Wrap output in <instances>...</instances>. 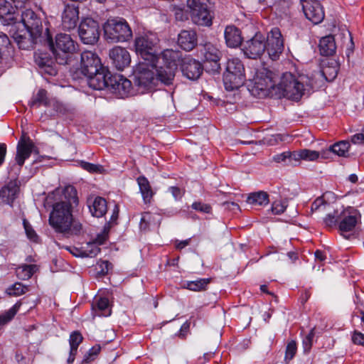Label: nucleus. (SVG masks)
Here are the masks:
<instances>
[{"label":"nucleus","mask_w":364,"mask_h":364,"mask_svg":"<svg viewBox=\"0 0 364 364\" xmlns=\"http://www.w3.org/2000/svg\"><path fill=\"white\" fill-rule=\"evenodd\" d=\"M339 222V214L338 211H333V213H328L324 218V223L326 226L331 228Z\"/></svg>","instance_id":"nucleus-47"},{"label":"nucleus","mask_w":364,"mask_h":364,"mask_svg":"<svg viewBox=\"0 0 364 364\" xmlns=\"http://www.w3.org/2000/svg\"><path fill=\"white\" fill-rule=\"evenodd\" d=\"M107 233L105 232L100 235H97L93 242H95L97 245H103L107 240Z\"/></svg>","instance_id":"nucleus-64"},{"label":"nucleus","mask_w":364,"mask_h":364,"mask_svg":"<svg viewBox=\"0 0 364 364\" xmlns=\"http://www.w3.org/2000/svg\"><path fill=\"white\" fill-rule=\"evenodd\" d=\"M109 73L105 68L99 70L93 75H86L85 80L90 87L93 90H101L105 88L108 89L109 82H107Z\"/></svg>","instance_id":"nucleus-21"},{"label":"nucleus","mask_w":364,"mask_h":364,"mask_svg":"<svg viewBox=\"0 0 364 364\" xmlns=\"http://www.w3.org/2000/svg\"><path fill=\"white\" fill-rule=\"evenodd\" d=\"M178 44L183 50L190 51L197 45V38L195 31L189 30L181 31L178 34Z\"/></svg>","instance_id":"nucleus-25"},{"label":"nucleus","mask_w":364,"mask_h":364,"mask_svg":"<svg viewBox=\"0 0 364 364\" xmlns=\"http://www.w3.org/2000/svg\"><path fill=\"white\" fill-rule=\"evenodd\" d=\"M192 208L205 213H210L211 212V206L208 204L203 203L201 202H195L191 205Z\"/></svg>","instance_id":"nucleus-56"},{"label":"nucleus","mask_w":364,"mask_h":364,"mask_svg":"<svg viewBox=\"0 0 364 364\" xmlns=\"http://www.w3.org/2000/svg\"><path fill=\"white\" fill-rule=\"evenodd\" d=\"M9 45L10 41L9 37L6 34L0 33V58H2L4 51Z\"/></svg>","instance_id":"nucleus-55"},{"label":"nucleus","mask_w":364,"mask_h":364,"mask_svg":"<svg viewBox=\"0 0 364 364\" xmlns=\"http://www.w3.org/2000/svg\"><path fill=\"white\" fill-rule=\"evenodd\" d=\"M44 34L57 63L60 65L67 64L71 55L77 50V43L66 33L57 34L53 41L48 28L45 29Z\"/></svg>","instance_id":"nucleus-3"},{"label":"nucleus","mask_w":364,"mask_h":364,"mask_svg":"<svg viewBox=\"0 0 364 364\" xmlns=\"http://www.w3.org/2000/svg\"><path fill=\"white\" fill-rule=\"evenodd\" d=\"M275 74L271 70L262 68L257 70L254 78L252 94L259 97L276 96L278 98L299 101L304 95V85L303 77H296L291 73L282 75L281 80L276 85Z\"/></svg>","instance_id":"nucleus-1"},{"label":"nucleus","mask_w":364,"mask_h":364,"mask_svg":"<svg viewBox=\"0 0 364 364\" xmlns=\"http://www.w3.org/2000/svg\"><path fill=\"white\" fill-rule=\"evenodd\" d=\"M101 348L100 346H95L91 348L88 352L85 355L82 362L89 363L94 360L96 356L99 354Z\"/></svg>","instance_id":"nucleus-46"},{"label":"nucleus","mask_w":364,"mask_h":364,"mask_svg":"<svg viewBox=\"0 0 364 364\" xmlns=\"http://www.w3.org/2000/svg\"><path fill=\"white\" fill-rule=\"evenodd\" d=\"M302 159L306 161H315L319 157V153L316 151L306 149H301Z\"/></svg>","instance_id":"nucleus-51"},{"label":"nucleus","mask_w":364,"mask_h":364,"mask_svg":"<svg viewBox=\"0 0 364 364\" xmlns=\"http://www.w3.org/2000/svg\"><path fill=\"white\" fill-rule=\"evenodd\" d=\"M109 56L112 63L118 70H123L131 63L129 53L124 48L116 46L111 49Z\"/></svg>","instance_id":"nucleus-17"},{"label":"nucleus","mask_w":364,"mask_h":364,"mask_svg":"<svg viewBox=\"0 0 364 364\" xmlns=\"http://www.w3.org/2000/svg\"><path fill=\"white\" fill-rule=\"evenodd\" d=\"M97 264L100 268L99 273L102 275L107 274L109 269H112V264L107 260H100Z\"/></svg>","instance_id":"nucleus-58"},{"label":"nucleus","mask_w":364,"mask_h":364,"mask_svg":"<svg viewBox=\"0 0 364 364\" xmlns=\"http://www.w3.org/2000/svg\"><path fill=\"white\" fill-rule=\"evenodd\" d=\"M92 215L97 218L102 217L107 210V201L104 198L96 197L92 205H89Z\"/></svg>","instance_id":"nucleus-32"},{"label":"nucleus","mask_w":364,"mask_h":364,"mask_svg":"<svg viewBox=\"0 0 364 364\" xmlns=\"http://www.w3.org/2000/svg\"><path fill=\"white\" fill-rule=\"evenodd\" d=\"M100 252V248L97 244L92 242L87 244V250H86L82 255L92 257L97 255Z\"/></svg>","instance_id":"nucleus-49"},{"label":"nucleus","mask_w":364,"mask_h":364,"mask_svg":"<svg viewBox=\"0 0 364 364\" xmlns=\"http://www.w3.org/2000/svg\"><path fill=\"white\" fill-rule=\"evenodd\" d=\"M338 66L336 61H331V66H327L323 68L322 74L328 81L333 80L338 75Z\"/></svg>","instance_id":"nucleus-40"},{"label":"nucleus","mask_w":364,"mask_h":364,"mask_svg":"<svg viewBox=\"0 0 364 364\" xmlns=\"http://www.w3.org/2000/svg\"><path fill=\"white\" fill-rule=\"evenodd\" d=\"M314 337V328L311 329L309 334L303 340V346L305 352H309L313 344Z\"/></svg>","instance_id":"nucleus-53"},{"label":"nucleus","mask_w":364,"mask_h":364,"mask_svg":"<svg viewBox=\"0 0 364 364\" xmlns=\"http://www.w3.org/2000/svg\"><path fill=\"white\" fill-rule=\"evenodd\" d=\"M224 36L226 44L230 48H237L241 45L242 36L240 31L235 26H226Z\"/></svg>","instance_id":"nucleus-27"},{"label":"nucleus","mask_w":364,"mask_h":364,"mask_svg":"<svg viewBox=\"0 0 364 364\" xmlns=\"http://www.w3.org/2000/svg\"><path fill=\"white\" fill-rule=\"evenodd\" d=\"M23 228L28 238L33 242H38V236L36 231L33 229L31 224L24 219L23 221Z\"/></svg>","instance_id":"nucleus-45"},{"label":"nucleus","mask_w":364,"mask_h":364,"mask_svg":"<svg viewBox=\"0 0 364 364\" xmlns=\"http://www.w3.org/2000/svg\"><path fill=\"white\" fill-rule=\"evenodd\" d=\"M22 26L26 30L33 32L35 35H42L43 27L42 18L39 14L32 9H26L21 14Z\"/></svg>","instance_id":"nucleus-15"},{"label":"nucleus","mask_w":364,"mask_h":364,"mask_svg":"<svg viewBox=\"0 0 364 364\" xmlns=\"http://www.w3.org/2000/svg\"><path fill=\"white\" fill-rule=\"evenodd\" d=\"M210 282V278H202L194 281H186L183 284V287L191 291H200L205 290Z\"/></svg>","instance_id":"nucleus-34"},{"label":"nucleus","mask_w":364,"mask_h":364,"mask_svg":"<svg viewBox=\"0 0 364 364\" xmlns=\"http://www.w3.org/2000/svg\"><path fill=\"white\" fill-rule=\"evenodd\" d=\"M107 82L108 90L119 97L124 98L136 94L132 82L122 75H109Z\"/></svg>","instance_id":"nucleus-11"},{"label":"nucleus","mask_w":364,"mask_h":364,"mask_svg":"<svg viewBox=\"0 0 364 364\" xmlns=\"http://www.w3.org/2000/svg\"><path fill=\"white\" fill-rule=\"evenodd\" d=\"M192 21L198 26H210L213 16L208 9V0H187Z\"/></svg>","instance_id":"nucleus-7"},{"label":"nucleus","mask_w":364,"mask_h":364,"mask_svg":"<svg viewBox=\"0 0 364 364\" xmlns=\"http://www.w3.org/2000/svg\"><path fill=\"white\" fill-rule=\"evenodd\" d=\"M203 55L205 62L220 60V52L210 43H206L204 46Z\"/></svg>","instance_id":"nucleus-37"},{"label":"nucleus","mask_w":364,"mask_h":364,"mask_svg":"<svg viewBox=\"0 0 364 364\" xmlns=\"http://www.w3.org/2000/svg\"><path fill=\"white\" fill-rule=\"evenodd\" d=\"M181 69L183 75L191 80H197L203 73L201 64L190 56L182 59Z\"/></svg>","instance_id":"nucleus-19"},{"label":"nucleus","mask_w":364,"mask_h":364,"mask_svg":"<svg viewBox=\"0 0 364 364\" xmlns=\"http://www.w3.org/2000/svg\"><path fill=\"white\" fill-rule=\"evenodd\" d=\"M149 66L151 63L149 62L139 63L134 71V83L138 87L137 92L143 93L156 85L154 72L149 69Z\"/></svg>","instance_id":"nucleus-8"},{"label":"nucleus","mask_w":364,"mask_h":364,"mask_svg":"<svg viewBox=\"0 0 364 364\" xmlns=\"http://www.w3.org/2000/svg\"><path fill=\"white\" fill-rule=\"evenodd\" d=\"M38 269V267L36 264H22L16 268V273L18 279L27 280L29 279Z\"/></svg>","instance_id":"nucleus-35"},{"label":"nucleus","mask_w":364,"mask_h":364,"mask_svg":"<svg viewBox=\"0 0 364 364\" xmlns=\"http://www.w3.org/2000/svg\"><path fill=\"white\" fill-rule=\"evenodd\" d=\"M137 183L139 186V190L141 193L143 200L145 203H150L151 199L154 196V192L151 189V185L148 179L144 176H140L136 179Z\"/></svg>","instance_id":"nucleus-30"},{"label":"nucleus","mask_w":364,"mask_h":364,"mask_svg":"<svg viewBox=\"0 0 364 364\" xmlns=\"http://www.w3.org/2000/svg\"><path fill=\"white\" fill-rule=\"evenodd\" d=\"M321 55L325 56L332 55L335 53L336 46L333 36H326L320 39L318 45Z\"/></svg>","instance_id":"nucleus-29"},{"label":"nucleus","mask_w":364,"mask_h":364,"mask_svg":"<svg viewBox=\"0 0 364 364\" xmlns=\"http://www.w3.org/2000/svg\"><path fill=\"white\" fill-rule=\"evenodd\" d=\"M245 81V67L242 61L237 58L229 59L223 74L225 89L229 91L237 90L244 84Z\"/></svg>","instance_id":"nucleus-5"},{"label":"nucleus","mask_w":364,"mask_h":364,"mask_svg":"<svg viewBox=\"0 0 364 364\" xmlns=\"http://www.w3.org/2000/svg\"><path fill=\"white\" fill-rule=\"evenodd\" d=\"M36 146L30 139H21L17 145L16 161L18 165L23 166L25 160L28 159L33 151H35Z\"/></svg>","instance_id":"nucleus-23"},{"label":"nucleus","mask_w":364,"mask_h":364,"mask_svg":"<svg viewBox=\"0 0 364 364\" xmlns=\"http://www.w3.org/2000/svg\"><path fill=\"white\" fill-rule=\"evenodd\" d=\"M291 6V0H279L274 5L277 11L284 14L289 10Z\"/></svg>","instance_id":"nucleus-50"},{"label":"nucleus","mask_w":364,"mask_h":364,"mask_svg":"<svg viewBox=\"0 0 364 364\" xmlns=\"http://www.w3.org/2000/svg\"><path fill=\"white\" fill-rule=\"evenodd\" d=\"M105 36L112 43L126 42L132 38V31L122 18L108 19L103 26Z\"/></svg>","instance_id":"nucleus-4"},{"label":"nucleus","mask_w":364,"mask_h":364,"mask_svg":"<svg viewBox=\"0 0 364 364\" xmlns=\"http://www.w3.org/2000/svg\"><path fill=\"white\" fill-rule=\"evenodd\" d=\"M100 58L92 51H84L81 53L80 72L84 75H93L103 68Z\"/></svg>","instance_id":"nucleus-13"},{"label":"nucleus","mask_w":364,"mask_h":364,"mask_svg":"<svg viewBox=\"0 0 364 364\" xmlns=\"http://www.w3.org/2000/svg\"><path fill=\"white\" fill-rule=\"evenodd\" d=\"M151 218V215L149 213H145L142 215L140 221V229L146 230L149 227V221Z\"/></svg>","instance_id":"nucleus-61"},{"label":"nucleus","mask_w":364,"mask_h":364,"mask_svg":"<svg viewBox=\"0 0 364 364\" xmlns=\"http://www.w3.org/2000/svg\"><path fill=\"white\" fill-rule=\"evenodd\" d=\"M265 50L272 60L279 59L284 51V38L279 28L274 27L267 33L265 38Z\"/></svg>","instance_id":"nucleus-9"},{"label":"nucleus","mask_w":364,"mask_h":364,"mask_svg":"<svg viewBox=\"0 0 364 364\" xmlns=\"http://www.w3.org/2000/svg\"><path fill=\"white\" fill-rule=\"evenodd\" d=\"M28 291V287L20 282H16L11 287L8 288L6 292L10 296H18Z\"/></svg>","instance_id":"nucleus-42"},{"label":"nucleus","mask_w":364,"mask_h":364,"mask_svg":"<svg viewBox=\"0 0 364 364\" xmlns=\"http://www.w3.org/2000/svg\"><path fill=\"white\" fill-rule=\"evenodd\" d=\"M12 15L10 4L6 0H0V19L11 20L13 18Z\"/></svg>","instance_id":"nucleus-41"},{"label":"nucleus","mask_w":364,"mask_h":364,"mask_svg":"<svg viewBox=\"0 0 364 364\" xmlns=\"http://www.w3.org/2000/svg\"><path fill=\"white\" fill-rule=\"evenodd\" d=\"M327 205V203L322 198H317L311 204V211H317L320 209L324 210Z\"/></svg>","instance_id":"nucleus-57"},{"label":"nucleus","mask_w":364,"mask_h":364,"mask_svg":"<svg viewBox=\"0 0 364 364\" xmlns=\"http://www.w3.org/2000/svg\"><path fill=\"white\" fill-rule=\"evenodd\" d=\"M77 191L72 186H66L62 193L60 200L53 205L49 216V224L57 232L78 235L82 225L73 218L72 205H77Z\"/></svg>","instance_id":"nucleus-2"},{"label":"nucleus","mask_w":364,"mask_h":364,"mask_svg":"<svg viewBox=\"0 0 364 364\" xmlns=\"http://www.w3.org/2000/svg\"><path fill=\"white\" fill-rule=\"evenodd\" d=\"M296 350L297 348L295 341H291L287 344L284 357V360L287 363H288L294 357Z\"/></svg>","instance_id":"nucleus-44"},{"label":"nucleus","mask_w":364,"mask_h":364,"mask_svg":"<svg viewBox=\"0 0 364 364\" xmlns=\"http://www.w3.org/2000/svg\"><path fill=\"white\" fill-rule=\"evenodd\" d=\"M79 36L85 44L93 45L100 36L99 23L91 18H84L79 26Z\"/></svg>","instance_id":"nucleus-10"},{"label":"nucleus","mask_w":364,"mask_h":364,"mask_svg":"<svg viewBox=\"0 0 364 364\" xmlns=\"http://www.w3.org/2000/svg\"><path fill=\"white\" fill-rule=\"evenodd\" d=\"M265 48V38L262 33H257L243 44L242 50L247 58L257 59L262 55Z\"/></svg>","instance_id":"nucleus-12"},{"label":"nucleus","mask_w":364,"mask_h":364,"mask_svg":"<svg viewBox=\"0 0 364 364\" xmlns=\"http://www.w3.org/2000/svg\"><path fill=\"white\" fill-rule=\"evenodd\" d=\"M82 339L83 338L80 332H73L69 338L70 350H73V351H77L78 346L82 343Z\"/></svg>","instance_id":"nucleus-43"},{"label":"nucleus","mask_w":364,"mask_h":364,"mask_svg":"<svg viewBox=\"0 0 364 364\" xmlns=\"http://www.w3.org/2000/svg\"><path fill=\"white\" fill-rule=\"evenodd\" d=\"M352 341L356 345L364 346V333L355 331L352 336Z\"/></svg>","instance_id":"nucleus-59"},{"label":"nucleus","mask_w":364,"mask_h":364,"mask_svg":"<svg viewBox=\"0 0 364 364\" xmlns=\"http://www.w3.org/2000/svg\"><path fill=\"white\" fill-rule=\"evenodd\" d=\"M92 309L96 311L99 316H107L111 314L109 302L106 297H96L95 303L92 304Z\"/></svg>","instance_id":"nucleus-31"},{"label":"nucleus","mask_w":364,"mask_h":364,"mask_svg":"<svg viewBox=\"0 0 364 364\" xmlns=\"http://www.w3.org/2000/svg\"><path fill=\"white\" fill-rule=\"evenodd\" d=\"M350 148V144L348 141H340L330 146L328 151L338 156L346 157Z\"/></svg>","instance_id":"nucleus-38"},{"label":"nucleus","mask_w":364,"mask_h":364,"mask_svg":"<svg viewBox=\"0 0 364 364\" xmlns=\"http://www.w3.org/2000/svg\"><path fill=\"white\" fill-rule=\"evenodd\" d=\"M35 61L40 68L49 75H55L56 70L52 66L53 61L51 59L43 56L36 57Z\"/></svg>","instance_id":"nucleus-36"},{"label":"nucleus","mask_w":364,"mask_h":364,"mask_svg":"<svg viewBox=\"0 0 364 364\" xmlns=\"http://www.w3.org/2000/svg\"><path fill=\"white\" fill-rule=\"evenodd\" d=\"M58 102L54 98H49L48 97L47 91L44 89H40L37 93L33 96L30 102V106L33 108H38L41 105L46 107H55Z\"/></svg>","instance_id":"nucleus-26"},{"label":"nucleus","mask_w":364,"mask_h":364,"mask_svg":"<svg viewBox=\"0 0 364 364\" xmlns=\"http://www.w3.org/2000/svg\"><path fill=\"white\" fill-rule=\"evenodd\" d=\"M219 61L220 60L204 62V68L205 70L212 73H218L221 69Z\"/></svg>","instance_id":"nucleus-52"},{"label":"nucleus","mask_w":364,"mask_h":364,"mask_svg":"<svg viewBox=\"0 0 364 364\" xmlns=\"http://www.w3.org/2000/svg\"><path fill=\"white\" fill-rule=\"evenodd\" d=\"M246 201L252 205H266L269 202V195L262 191L251 193L247 196Z\"/></svg>","instance_id":"nucleus-33"},{"label":"nucleus","mask_w":364,"mask_h":364,"mask_svg":"<svg viewBox=\"0 0 364 364\" xmlns=\"http://www.w3.org/2000/svg\"><path fill=\"white\" fill-rule=\"evenodd\" d=\"M182 54L178 50H174L173 49L164 50L160 55H158L157 61L162 60L163 65L173 67L177 70L178 63L182 62Z\"/></svg>","instance_id":"nucleus-24"},{"label":"nucleus","mask_w":364,"mask_h":364,"mask_svg":"<svg viewBox=\"0 0 364 364\" xmlns=\"http://www.w3.org/2000/svg\"><path fill=\"white\" fill-rule=\"evenodd\" d=\"M359 216L358 211L352 207L343 210L339 213V229L342 232H349L355 227Z\"/></svg>","instance_id":"nucleus-16"},{"label":"nucleus","mask_w":364,"mask_h":364,"mask_svg":"<svg viewBox=\"0 0 364 364\" xmlns=\"http://www.w3.org/2000/svg\"><path fill=\"white\" fill-rule=\"evenodd\" d=\"M159 43V38L155 33H149L137 37L135 40L136 52L144 62L154 64L158 59L155 48Z\"/></svg>","instance_id":"nucleus-6"},{"label":"nucleus","mask_w":364,"mask_h":364,"mask_svg":"<svg viewBox=\"0 0 364 364\" xmlns=\"http://www.w3.org/2000/svg\"><path fill=\"white\" fill-rule=\"evenodd\" d=\"M159 63V62L156 60L154 64H151V67L155 70L154 72L156 85L158 82H160L164 85H171L177 70L174 69L173 67H168L164 65H157Z\"/></svg>","instance_id":"nucleus-18"},{"label":"nucleus","mask_w":364,"mask_h":364,"mask_svg":"<svg viewBox=\"0 0 364 364\" xmlns=\"http://www.w3.org/2000/svg\"><path fill=\"white\" fill-rule=\"evenodd\" d=\"M287 207V202L276 200L272 203V211L274 214L279 215L283 213Z\"/></svg>","instance_id":"nucleus-48"},{"label":"nucleus","mask_w":364,"mask_h":364,"mask_svg":"<svg viewBox=\"0 0 364 364\" xmlns=\"http://www.w3.org/2000/svg\"><path fill=\"white\" fill-rule=\"evenodd\" d=\"M81 166L83 169L89 171L90 173H100L102 169V166L100 165H96L89 162L82 161Z\"/></svg>","instance_id":"nucleus-54"},{"label":"nucleus","mask_w":364,"mask_h":364,"mask_svg":"<svg viewBox=\"0 0 364 364\" xmlns=\"http://www.w3.org/2000/svg\"><path fill=\"white\" fill-rule=\"evenodd\" d=\"M291 158V151H284L283 153L274 155L273 156V161L277 163L284 161L287 159Z\"/></svg>","instance_id":"nucleus-62"},{"label":"nucleus","mask_w":364,"mask_h":364,"mask_svg":"<svg viewBox=\"0 0 364 364\" xmlns=\"http://www.w3.org/2000/svg\"><path fill=\"white\" fill-rule=\"evenodd\" d=\"M21 301L16 302L10 309L0 315V327L10 321L21 307Z\"/></svg>","instance_id":"nucleus-39"},{"label":"nucleus","mask_w":364,"mask_h":364,"mask_svg":"<svg viewBox=\"0 0 364 364\" xmlns=\"http://www.w3.org/2000/svg\"><path fill=\"white\" fill-rule=\"evenodd\" d=\"M41 35H35L33 32L28 30L16 31L13 33L12 37L17 43L18 48L23 50H29L33 48L38 37Z\"/></svg>","instance_id":"nucleus-20"},{"label":"nucleus","mask_w":364,"mask_h":364,"mask_svg":"<svg viewBox=\"0 0 364 364\" xmlns=\"http://www.w3.org/2000/svg\"><path fill=\"white\" fill-rule=\"evenodd\" d=\"M79 21L78 7L74 4H68L62 14V27L64 30L74 29Z\"/></svg>","instance_id":"nucleus-22"},{"label":"nucleus","mask_w":364,"mask_h":364,"mask_svg":"<svg viewBox=\"0 0 364 364\" xmlns=\"http://www.w3.org/2000/svg\"><path fill=\"white\" fill-rule=\"evenodd\" d=\"M168 191L171 193L172 196L176 200L181 199L184 194L183 190L177 186H171L168 188Z\"/></svg>","instance_id":"nucleus-60"},{"label":"nucleus","mask_w":364,"mask_h":364,"mask_svg":"<svg viewBox=\"0 0 364 364\" xmlns=\"http://www.w3.org/2000/svg\"><path fill=\"white\" fill-rule=\"evenodd\" d=\"M351 142L355 144H364V129L361 133H358L351 136Z\"/></svg>","instance_id":"nucleus-63"},{"label":"nucleus","mask_w":364,"mask_h":364,"mask_svg":"<svg viewBox=\"0 0 364 364\" xmlns=\"http://www.w3.org/2000/svg\"><path fill=\"white\" fill-rule=\"evenodd\" d=\"M19 188L13 183H9L0 190V200L2 203L11 205L16 198Z\"/></svg>","instance_id":"nucleus-28"},{"label":"nucleus","mask_w":364,"mask_h":364,"mask_svg":"<svg viewBox=\"0 0 364 364\" xmlns=\"http://www.w3.org/2000/svg\"><path fill=\"white\" fill-rule=\"evenodd\" d=\"M302 9L306 18L314 24L321 23L324 18V11L318 0H301Z\"/></svg>","instance_id":"nucleus-14"}]
</instances>
